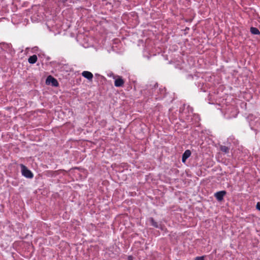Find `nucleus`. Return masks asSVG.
<instances>
[{
    "instance_id": "1",
    "label": "nucleus",
    "mask_w": 260,
    "mask_h": 260,
    "mask_svg": "<svg viewBox=\"0 0 260 260\" xmlns=\"http://www.w3.org/2000/svg\"><path fill=\"white\" fill-rule=\"evenodd\" d=\"M22 175L27 178L31 179L34 177L33 173L25 166L23 164L20 165Z\"/></svg>"
},
{
    "instance_id": "2",
    "label": "nucleus",
    "mask_w": 260,
    "mask_h": 260,
    "mask_svg": "<svg viewBox=\"0 0 260 260\" xmlns=\"http://www.w3.org/2000/svg\"><path fill=\"white\" fill-rule=\"evenodd\" d=\"M134 83V90L135 92L134 93V96L135 98H139L140 96L142 95V89L137 86V84L136 81H133Z\"/></svg>"
},
{
    "instance_id": "3",
    "label": "nucleus",
    "mask_w": 260,
    "mask_h": 260,
    "mask_svg": "<svg viewBox=\"0 0 260 260\" xmlns=\"http://www.w3.org/2000/svg\"><path fill=\"white\" fill-rule=\"evenodd\" d=\"M46 83L47 85L51 84L52 86L54 87H57L59 85L57 80L53 77L50 75L47 77L46 80Z\"/></svg>"
},
{
    "instance_id": "4",
    "label": "nucleus",
    "mask_w": 260,
    "mask_h": 260,
    "mask_svg": "<svg viewBox=\"0 0 260 260\" xmlns=\"http://www.w3.org/2000/svg\"><path fill=\"white\" fill-rule=\"evenodd\" d=\"M131 23H133L134 24H131V26L135 27L136 26L138 23H139V18L137 15V13L135 12H131Z\"/></svg>"
},
{
    "instance_id": "5",
    "label": "nucleus",
    "mask_w": 260,
    "mask_h": 260,
    "mask_svg": "<svg viewBox=\"0 0 260 260\" xmlns=\"http://www.w3.org/2000/svg\"><path fill=\"white\" fill-rule=\"evenodd\" d=\"M226 194V191L225 190H221L215 193L214 197L218 201L221 202L223 200V197Z\"/></svg>"
},
{
    "instance_id": "6",
    "label": "nucleus",
    "mask_w": 260,
    "mask_h": 260,
    "mask_svg": "<svg viewBox=\"0 0 260 260\" xmlns=\"http://www.w3.org/2000/svg\"><path fill=\"white\" fill-rule=\"evenodd\" d=\"M82 75L89 81H91L93 78V74L89 71H83Z\"/></svg>"
},
{
    "instance_id": "7",
    "label": "nucleus",
    "mask_w": 260,
    "mask_h": 260,
    "mask_svg": "<svg viewBox=\"0 0 260 260\" xmlns=\"http://www.w3.org/2000/svg\"><path fill=\"white\" fill-rule=\"evenodd\" d=\"M191 151L189 150H185L182 156V161L185 162L186 159L191 155Z\"/></svg>"
},
{
    "instance_id": "8",
    "label": "nucleus",
    "mask_w": 260,
    "mask_h": 260,
    "mask_svg": "<svg viewBox=\"0 0 260 260\" xmlns=\"http://www.w3.org/2000/svg\"><path fill=\"white\" fill-rule=\"evenodd\" d=\"M124 84V81L121 77H118L116 79L114 82V85L116 87H121Z\"/></svg>"
},
{
    "instance_id": "9",
    "label": "nucleus",
    "mask_w": 260,
    "mask_h": 260,
    "mask_svg": "<svg viewBox=\"0 0 260 260\" xmlns=\"http://www.w3.org/2000/svg\"><path fill=\"white\" fill-rule=\"evenodd\" d=\"M37 56L34 54L28 58V61L30 64H34L37 61Z\"/></svg>"
},
{
    "instance_id": "10",
    "label": "nucleus",
    "mask_w": 260,
    "mask_h": 260,
    "mask_svg": "<svg viewBox=\"0 0 260 260\" xmlns=\"http://www.w3.org/2000/svg\"><path fill=\"white\" fill-rule=\"evenodd\" d=\"M151 225L156 228H159V225L157 222H156L153 217H150L148 219Z\"/></svg>"
},
{
    "instance_id": "11",
    "label": "nucleus",
    "mask_w": 260,
    "mask_h": 260,
    "mask_svg": "<svg viewBox=\"0 0 260 260\" xmlns=\"http://www.w3.org/2000/svg\"><path fill=\"white\" fill-rule=\"evenodd\" d=\"M250 31L252 35H258L260 34V31L256 27H251Z\"/></svg>"
},
{
    "instance_id": "12",
    "label": "nucleus",
    "mask_w": 260,
    "mask_h": 260,
    "mask_svg": "<svg viewBox=\"0 0 260 260\" xmlns=\"http://www.w3.org/2000/svg\"><path fill=\"white\" fill-rule=\"evenodd\" d=\"M219 149L221 151L225 153H228L230 151V148L224 145H220Z\"/></svg>"
},
{
    "instance_id": "13",
    "label": "nucleus",
    "mask_w": 260,
    "mask_h": 260,
    "mask_svg": "<svg viewBox=\"0 0 260 260\" xmlns=\"http://www.w3.org/2000/svg\"><path fill=\"white\" fill-rule=\"evenodd\" d=\"M11 45L7 43H3V47L4 49H9L10 48Z\"/></svg>"
},
{
    "instance_id": "14",
    "label": "nucleus",
    "mask_w": 260,
    "mask_h": 260,
    "mask_svg": "<svg viewBox=\"0 0 260 260\" xmlns=\"http://www.w3.org/2000/svg\"><path fill=\"white\" fill-rule=\"evenodd\" d=\"M205 256H198L194 258V260H204Z\"/></svg>"
},
{
    "instance_id": "15",
    "label": "nucleus",
    "mask_w": 260,
    "mask_h": 260,
    "mask_svg": "<svg viewBox=\"0 0 260 260\" xmlns=\"http://www.w3.org/2000/svg\"><path fill=\"white\" fill-rule=\"evenodd\" d=\"M256 208L257 210L260 211V202H258L256 205Z\"/></svg>"
},
{
    "instance_id": "16",
    "label": "nucleus",
    "mask_w": 260,
    "mask_h": 260,
    "mask_svg": "<svg viewBox=\"0 0 260 260\" xmlns=\"http://www.w3.org/2000/svg\"><path fill=\"white\" fill-rule=\"evenodd\" d=\"M134 211L136 212L137 213V212H140V210L138 208H135V209H134Z\"/></svg>"
},
{
    "instance_id": "17",
    "label": "nucleus",
    "mask_w": 260,
    "mask_h": 260,
    "mask_svg": "<svg viewBox=\"0 0 260 260\" xmlns=\"http://www.w3.org/2000/svg\"><path fill=\"white\" fill-rule=\"evenodd\" d=\"M61 1L63 3H65L67 2L68 0H61Z\"/></svg>"
},
{
    "instance_id": "18",
    "label": "nucleus",
    "mask_w": 260,
    "mask_h": 260,
    "mask_svg": "<svg viewBox=\"0 0 260 260\" xmlns=\"http://www.w3.org/2000/svg\"><path fill=\"white\" fill-rule=\"evenodd\" d=\"M127 260H130V255H128L127 257Z\"/></svg>"
},
{
    "instance_id": "19",
    "label": "nucleus",
    "mask_w": 260,
    "mask_h": 260,
    "mask_svg": "<svg viewBox=\"0 0 260 260\" xmlns=\"http://www.w3.org/2000/svg\"><path fill=\"white\" fill-rule=\"evenodd\" d=\"M201 89H202L204 92L206 91V90L205 89H202V88Z\"/></svg>"
},
{
    "instance_id": "20",
    "label": "nucleus",
    "mask_w": 260,
    "mask_h": 260,
    "mask_svg": "<svg viewBox=\"0 0 260 260\" xmlns=\"http://www.w3.org/2000/svg\"><path fill=\"white\" fill-rule=\"evenodd\" d=\"M188 21V22H191V19L188 20V21Z\"/></svg>"
},
{
    "instance_id": "21",
    "label": "nucleus",
    "mask_w": 260,
    "mask_h": 260,
    "mask_svg": "<svg viewBox=\"0 0 260 260\" xmlns=\"http://www.w3.org/2000/svg\"><path fill=\"white\" fill-rule=\"evenodd\" d=\"M74 169H79V168L75 167Z\"/></svg>"
},
{
    "instance_id": "22",
    "label": "nucleus",
    "mask_w": 260,
    "mask_h": 260,
    "mask_svg": "<svg viewBox=\"0 0 260 260\" xmlns=\"http://www.w3.org/2000/svg\"><path fill=\"white\" fill-rule=\"evenodd\" d=\"M131 260H132V256H131Z\"/></svg>"
}]
</instances>
